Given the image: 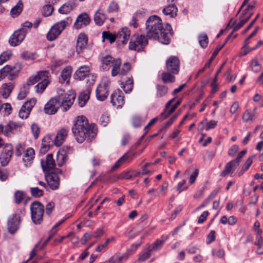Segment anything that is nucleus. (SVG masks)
I'll use <instances>...</instances> for the list:
<instances>
[{
    "instance_id": "obj_21",
    "label": "nucleus",
    "mask_w": 263,
    "mask_h": 263,
    "mask_svg": "<svg viewBox=\"0 0 263 263\" xmlns=\"http://www.w3.org/2000/svg\"><path fill=\"white\" fill-rule=\"evenodd\" d=\"M77 5V0L69 1L59 8V12L61 14H68L76 7Z\"/></svg>"
},
{
    "instance_id": "obj_25",
    "label": "nucleus",
    "mask_w": 263,
    "mask_h": 263,
    "mask_svg": "<svg viewBox=\"0 0 263 263\" xmlns=\"http://www.w3.org/2000/svg\"><path fill=\"white\" fill-rule=\"evenodd\" d=\"M162 12L165 15L174 18L177 16L178 9L175 5H170L165 7Z\"/></svg>"
},
{
    "instance_id": "obj_33",
    "label": "nucleus",
    "mask_w": 263,
    "mask_h": 263,
    "mask_svg": "<svg viewBox=\"0 0 263 263\" xmlns=\"http://www.w3.org/2000/svg\"><path fill=\"white\" fill-rule=\"evenodd\" d=\"M34 158V151L32 148H29L25 151L23 160L24 162H30Z\"/></svg>"
},
{
    "instance_id": "obj_58",
    "label": "nucleus",
    "mask_w": 263,
    "mask_h": 263,
    "mask_svg": "<svg viewBox=\"0 0 263 263\" xmlns=\"http://www.w3.org/2000/svg\"><path fill=\"white\" fill-rule=\"evenodd\" d=\"M30 112L28 111V110L24 109L23 107H22L20 110L18 115L22 119H26L30 114Z\"/></svg>"
},
{
    "instance_id": "obj_1",
    "label": "nucleus",
    "mask_w": 263,
    "mask_h": 263,
    "mask_svg": "<svg viewBox=\"0 0 263 263\" xmlns=\"http://www.w3.org/2000/svg\"><path fill=\"white\" fill-rule=\"evenodd\" d=\"M146 30L147 37L158 40L164 44L170 43L171 26L166 24L164 27L159 16L154 15L148 17L146 22Z\"/></svg>"
},
{
    "instance_id": "obj_20",
    "label": "nucleus",
    "mask_w": 263,
    "mask_h": 263,
    "mask_svg": "<svg viewBox=\"0 0 263 263\" xmlns=\"http://www.w3.org/2000/svg\"><path fill=\"white\" fill-rule=\"evenodd\" d=\"M68 130L63 128L60 129L53 138V143L57 146H60L67 136Z\"/></svg>"
},
{
    "instance_id": "obj_23",
    "label": "nucleus",
    "mask_w": 263,
    "mask_h": 263,
    "mask_svg": "<svg viewBox=\"0 0 263 263\" xmlns=\"http://www.w3.org/2000/svg\"><path fill=\"white\" fill-rule=\"evenodd\" d=\"M14 87V83L13 82H9L5 83L2 86L1 94L4 99L8 98L12 90Z\"/></svg>"
},
{
    "instance_id": "obj_26",
    "label": "nucleus",
    "mask_w": 263,
    "mask_h": 263,
    "mask_svg": "<svg viewBox=\"0 0 263 263\" xmlns=\"http://www.w3.org/2000/svg\"><path fill=\"white\" fill-rule=\"evenodd\" d=\"M91 90L87 88L82 92L79 97V105L80 107H83L89 99Z\"/></svg>"
},
{
    "instance_id": "obj_32",
    "label": "nucleus",
    "mask_w": 263,
    "mask_h": 263,
    "mask_svg": "<svg viewBox=\"0 0 263 263\" xmlns=\"http://www.w3.org/2000/svg\"><path fill=\"white\" fill-rule=\"evenodd\" d=\"M52 137V135H48L42 139L41 147L45 151H47L49 149L51 142H53Z\"/></svg>"
},
{
    "instance_id": "obj_22",
    "label": "nucleus",
    "mask_w": 263,
    "mask_h": 263,
    "mask_svg": "<svg viewBox=\"0 0 263 263\" xmlns=\"http://www.w3.org/2000/svg\"><path fill=\"white\" fill-rule=\"evenodd\" d=\"M41 164L44 171H50L54 169L55 166V163L52 154L47 155L45 165H44L43 161H41Z\"/></svg>"
},
{
    "instance_id": "obj_8",
    "label": "nucleus",
    "mask_w": 263,
    "mask_h": 263,
    "mask_svg": "<svg viewBox=\"0 0 263 263\" xmlns=\"http://www.w3.org/2000/svg\"><path fill=\"white\" fill-rule=\"evenodd\" d=\"M110 86L109 81L102 82L97 88L96 90L97 98L100 101H104L108 95V90Z\"/></svg>"
},
{
    "instance_id": "obj_48",
    "label": "nucleus",
    "mask_w": 263,
    "mask_h": 263,
    "mask_svg": "<svg viewBox=\"0 0 263 263\" xmlns=\"http://www.w3.org/2000/svg\"><path fill=\"white\" fill-rule=\"evenodd\" d=\"M254 118V114H252L249 110H246L242 116V120L244 122L252 121Z\"/></svg>"
},
{
    "instance_id": "obj_14",
    "label": "nucleus",
    "mask_w": 263,
    "mask_h": 263,
    "mask_svg": "<svg viewBox=\"0 0 263 263\" xmlns=\"http://www.w3.org/2000/svg\"><path fill=\"white\" fill-rule=\"evenodd\" d=\"M111 103L116 108H121L124 103V97L120 91L115 92L111 95Z\"/></svg>"
},
{
    "instance_id": "obj_44",
    "label": "nucleus",
    "mask_w": 263,
    "mask_h": 263,
    "mask_svg": "<svg viewBox=\"0 0 263 263\" xmlns=\"http://www.w3.org/2000/svg\"><path fill=\"white\" fill-rule=\"evenodd\" d=\"M30 193L31 195L35 198H39L43 195V191L37 187H31Z\"/></svg>"
},
{
    "instance_id": "obj_41",
    "label": "nucleus",
    "mask_w": 263,
    "mask_h": 263,
    "mask_svg": "<svg viewBox=\"0 0 263 263\" xmlns=\"http://www.w3.org/2000/svg\"><path fill=\"white\" fill-rule=\"evenodd\" d=\"M157 92L156 96L157 97H162L165 96L168 91L167 87L164 85H158L157 86Z\"/></svg>"
},
{
    "instance_id": "obj_52",
    "label": "nucleus",
    "mask_w": 263,
    "mask_h": 263,
    "mask_svg": "<svg viewBox=\"0 0 263 263\" xmlns=\"http://www.w3.org/2000/svg\"><path fill=\"white\" fill-rule=\"evenodd\" d=\"M31 129L34 138L37 139L40 134L39 127L35 124H32L31 126Z\"/></svg>"
},
{
    "instance_id": "obj_61",
    "label": "nucleus",
    "mask_w": 263,
    "mask_h": 263,
    "mask_svg": "<svg viewBox=\"0 0 263 263\" xmlns=\"http://www.w3.org/2000/svg\"><path fill=\"white\" fill-rule=\"evenodd\" d=\"M13 131L10 123L8 124L5 127L3 126V134L6 136H8L9 133Z\"/></svg>"
},
{
    "instance_id": "obj_36",
    "label": "nucleus",
    "mask_w": 263,
    "mask_h": 263,
    "mask_svg": "<svg viewBox=\"0 0 263 263\" xmlns=\"http://www.w3.org/2000/svg\"><path fill=\"white\" fill-rule=\"evenodd\" d=\"M130 158L129 156L128 155V153H125L122 157H121L112 166L111 170H115L118 168L122 164L125 162Z\"/></svg>"
},
{
    "instance_id": "obj_64",
    "label": "nucleus",
    "mask_w": 263,
    "mask_h": 263,
    "mask_svg": "<svg viewBox=\"0 0 263 263\" xmlns=\"http://www.w3.org/2000/svg\"><path fill=\"white\" fill-rule=\"evenodd\" d=\"M54 207V203L53 202H50L46 206V213L48 215H50L52 210Z\"/></svg>"
},
{
    "instance_id": "obj_5",
    "label": "nucleus",
    "mask_w": 263,
    "mask_h": 263,
    "mask_svg": "<svg viewBox=\"0 0 263 263\" xmlns=\"http://www.w3.org/2000/svg\"><path fill=\"white\" fill-rule=\"evenodd\" d=\"M58 102L60 103L61 107H63V111H67L73 104L76 95L72 92L64 93V90H61L58 96L55 97Z\"/></svg>"
},
{
    "instance_id": "obj_53",
    "label": "nucleus",
    "mask_w": 263,
    "mask_h": 263,
    "mask_svg": "<svg viewBox=\"0 0 263 263\" xmlns=\"http://www.w3.org/2000/svg\"><path fill=\"white\" fill-rule=\"evenodd\" d=\"M131 68L130 64L129 63H125L121 68L120 75L124 76L126 74Z\"/></svg>"
},
{
    "instance_id": "obj_45",
    "label": "nucleus",
    "mask_w": 263,
    "mask_h": 263,
    "mask_svg": "<svg viewBox=\"0 0 263 263\" xmlns=\"http://www.w3.org/2000/svg\"><path fill=\"white\" fill-rule=\"evenodd\" d=\"M36 103V100L35 99H31L29 101L26 102L22 106L24 109H25L28 111L30 112L32 107Z\"/></svg>"
},
{
    "instance_id": "obj_35",
    "label": "nucleus",
    "mask_w": 263,
    "mask_h": 263,
    "mask_svg": "<svg viewBox=\"0 0 263 263\" xmlns=\"http://www.w3.org/2000/svg\"><path fill=\"white\" fill-rule=\"evenodd\" d=\"M15 69V66L12 67L9 65L5 66L0 70V80L7 76L9 73L13 71Z\"/></svg>"
},
{
    "instance_id": "obj_47",
    "label": "nucleus",
    "mask_w": 263,
    "mask_h": 263,
    "mask_svg": "<svg viewBox=\"0 0 263 263\" xmlns=\"http://www.w3.org/2000/svg\"><path fill=\"white\" fill-rule=\"evenodd\" d=\"M12 56V53L10 51H6L3 52L0 55V65L3 64L8 61Z\"/></svg>"
},
{
    "instance_id": "obj_4",
    "label": "nucleus",
    "mask_w": 263,
    "mask_h": 263,
    "mask_svg": "<svg viewBox=\"0 0 263 263\" xmlns=\"http://www.w3.org/2000/svg\"><path fill=\"white\" fill-rule=\"evenodd\" d=\"M44 206L38 201H35L30 204L31 217L35 224H40L43 221Z\"/></svg>"
},
{
    "instance_id": "obj_29",
    "label": "nucleus",
    "mask_w": 263,
    "mask_h": 263,
    "mask_svg": "<svg viewBox=\"0 0 263 263\" xmlns=\"http://www.w3.org/2000/svg\"><path fill=\"white\" fill-rule=\"evenodd\" d=\"M121 64V60L119 59H117L114 61V63L112 64V65L111 66L112 67V68L111 69V74L112 77L116 76L118 74L120 75Z\"/></svg>"
},
{
    "instance_id": "obj_28",
    "label": "nucleus",
    "mask_w": 263,
    "mask_h": 263,
    "mask_svg": "<svg viewBox=\"0 0 263 263\" xmlns=\"http://www.w3.org/2000/svg\"><path fill=\"white\" fill-rule=\"evenodd\" d=\"M67 156L66 153L64 151H60L57 155V164L59 166H62L67 161Z\"/></svg>"
},
{
    "instance_id": "obj_10",
    "label": "nucleus",
    "mask_w": 263,
    "mask_h": 263,
    "mask_svg": "<svg viewBox=\"0 0 263 263\" xmlns=\"http://www.w3.org/2000/svg\"><path fill=\"white\" fill-rule=\"evenodd\" d=\"M167 70L172 74H177L179 71L180 62L176 57H170L166 62Z\"/></svg>"
},
{
    "instance_id": "obj_18",
    "label": "nucleus",
    "mask_w": 263,
    "mask_h": 263,
    "mask_svg": "<svg viewBox=\"0 0 263 263\" xmlns=\"http://www.w3.org/2000/svg\"><path fill=\"white\" fill-rule=\"evenodd\" d=\"M130 30L127 28H122L116 34V39L118 43L126 44L130 36Z\"/></svg>"
},
{
    "instance_id": "obj_34",
    "label": "nucleus",
    "mask_w": 263,
    "mask_h": 263,
    "mask_svg": "<svg viewBox=\"0 0 263 263\" xmlns=\"http://www.w3.org/2000/svg\"><path fill=\"white\" fill-rule=\"evenodd\" d=\"M41 74H45L44 71H40L36 74L31 76L29 78L26 84L29 86V85H34L35 83L39 82L41 78Z\"/></svg>"
},
{
    "instance_id": "obj_42",
    "label": "nucleus",
    "mask_w": 263,
    "mask_h": 263,
    "mask_svg": "<svg viewBox=\"0 0 263 263\" xmlns=\"http://www.w3.org/2000/svg\"><path fill=\"white\" fill-rule=\"evenodd\" d=\"M224 46V45H218L215 49V51L213 52L212 57L209 59V61L206 63L205 64V67H209L211 62L213 61V59L216 57V56L217 55L219 51L223 48Z\"/></svg>"
},
{
    "instance_id": "obj_63",
    "label": "nucleus",
    "mask_w": 263,
    "mask_h": 263,
    "mask_svg": "<svg viewBox=\"0 0 263 263\" xmlns=\"http://www.w3.org/2000/svg\"><path fill=\"white\" fill-rule=\"evenodd\" d=\"M118 5L115 2H112L110 4L108 8V11L109 12H112L118 10Z\"/></svg>"
},
{
    "instance_id": "obj_30",
    "label": "nucleus",
    "mask_w": 263,
    "mask_h": 263,
    "mask_svg": "<svg viewBox=\"0 0 263 263\" xmlns=\"http://www.w3.org/2000/svg\"><path fill=\"white\" fill-rule=\"evenodd\" d=\"M71 73V69L70 67H67L64 68L61 73V77L62 79H60V81L61 83H64L66 82V83L68 82Z\"/></svg>"
},
{
    "instance_id": "obj_51",
    "label": "nucleus",
    "mask_w": 263,
    "mask_h": 263,
    "mask_svg": "<svg viewBox=\"0 0 263 263\" xmlns=\"http://www.w3.org/2000/svg\"><path fill=\"white\" fill-rule=\"evenodd\" d=\"M251 67L252 70L255 72H257L261 69V65L258 63L256 58L252 60L251 63Z\"/></svg>"
},
{
    "instance_id": "obj_57",
    "label": "nucleus",
    "mask_w": 263,
    "mask_h": 263,
    "mask_svg": "<svg viewBox=\"0 0 263 263\" xmlns=\"http://www.w3.org/2000/svg\"><path fill=\"white\" fill-rule=\"evenodd\" d=\"M245 24V21H243L240 17V21L238 23L234 22L232 25L233 31H235L239 29Z\"/></svg>"
},
{
    "instance_id": "obj_43",
    "label": "nucleus",
    "mask_w": 263,
    "mask_h": 263,
    "mask_svg": "<svg viewBox=\"0 0 263 263\" xmlns=\"http://www.w3.org/2000/svg\"><path fill=\"white\" fill-rule=\"evenodd\" d=\"M199 43L202 48H205L208 44V37L206 34H201L198 37Z\"/></svg>"
},
{
    "instance_id": "obj_31",
    "label": "nucleus",
    "mask_w": 263,
    "mask_h": 263,
    "mask_svg": "<svg viewBox=\"0 0 263 263\" xmlns=\"http://www.w3.org/2000/svg\"><path fill=\"white\" fill-rule=\"evenodd\" d=\"M121 87L125 93L130 92L133 88V80L132 78H128L125 82H122Z\"/></svg>"
},
{
    "instance_id": "obj_16",
    "label": "nucleus",
    "mask_w": 263,
    "mask_h": 263,
    "mask_svg": "<svg viewBox=\"0 0 263 263\" xmlns=\"http://www.w3.org/2000/svg\"><path fill=\"white\" fill-rule=\"evenodd\" d=\"M45 74H41V78L40 82L35 86L36 91L39 93H42L46 88L49 82L48 81L49 72L44 71Z\"/></svg>"
},
{
    "instance_id": "obj_62",
    "label": "nucleus",
    "mask_w": 263,
    "mask_h": 263,
    "mask_svg": "<svg viewBox=\"0 0 263 263\" xmlns=\"http://www.w3.org/2000/svg\"><path fill=\"white\" fill-rule=\"evenodd\" d=\"M215 238V232L214 231H211L207 236V243H210L214 241Z\"/></svg>"
},
{
    "instance_id": "obj_24",
    "label": "nucleus",
    "mask_w": 263,
    "mask_h": 263,
    "mask_svg": "<svg viewBox=\"0 0 263 263\" xmlns=\"http://www.w3.org/2000/svg\"><path fill=\"white\" fill-rule=\"evenodd\" d=\"M115 60L116 59L109 55L102 57L101 59L102 68L104 70H108Z\"/></svg>"
},
{
    "instance_id": "obj_3",
    "label": "nucleus",
    "mask_w": 263,
    "mask_h": 263,
    "mask_svg": "<svg viewBox=\"0 0 263 263\" xmlns=\"http://www.w3.org/2000/svg\"><path fill=\"white\" fill-rule=\"evenodd\" d=\"M72 21L71 17L68 16L67 17L66 19L55 24L47 34V40L50 41H52L56 39L65 29L66 26L72 23Z\"/></svg>"
},
{
    "instance_id": "obj_11",
    "label": "nucleus",
    "mask_w": 263,
    "mask_h": 263,
    "mask_svg": "<svg viewBox=\"0 0 263 263\" xmlns=\"http://www.w3.org/2000/svg\"><path fill=\"white\" fill-rule=\"evenodd\" d=\"M60 107V104L55 97L52 98L45 104L44 111L47 114L53 115L57 112Z\"/></svg>"
},
{
    "instance_id": "obj_49",
    "label": "nucleus",
    "mask_w": 263,
    "mask_h": 263,
    "mask_svg": "<svg viewBox=\"0 0 263 263\" xmlns=\"http://www.w3.org/2000/svg\"><path fill=\"white\" fill-rule=\"evenodd\" d=\"M25 196L24 192L20 191H17L14 194L15 202L19 204L23 200Z\"/></svg>"
},
{
    "instance_id": "obj_56",
    "label": "nucleus",
    "mask_w": 263,
    "mask_h": 263,
    "mask_svg": "<svg viewBox=\"0 0 263 263\" xmlns=\"http://www.w3.org/2000/svg\"><path fill=\"white\" fill-rule=\"evenodd\" d=\"M53 11V7L50 5H47L44 7V15L49 16L51 14Z\"/></svg>"
},
{
    "instance_id": "obj_40",
    "label": "nucleus",
    "mask_w": 263,
    "mask_h": 263,
    "mask_svg": "<svg viewBox=\"0 0 263 263\" xmlns=\"http://www.w3.org/2000/svg\"><path fill=\"white\" fill-rule=\"evenodd\" d=\"M102 37L103 40H108L110 43H112L116 40V34H112L109 31H104L102 33Z\"/></svg>"
},
{
    "instance_id": "obj_54",
    "label": "nucleus",
    "mask_w": 263,
    "mask_h": 263,
    "mask_svg": "<svg viewBox=\"0 0 263 263\" xmlns=\"http://www.w3.org/2000/svg\"><path fill=\"white\" fill-rule=\"evenodd\" d=\"M152 249H149L146 252H143L141 254L138 258L139 261H144L148 259L151 256V251Z\"/></svg>"
},
{
    "instance_id": "obj_17",
    "label": "nucleus",
    "mask_w": 263,
    "mask_h": 263,
    "mask_svg": "<svg viewBox=\"0 0 263 263\" xmlns=\"http://www.w3.org/2000/svg\"><path fill=\"white\" fill-rule=\"evenodd\" d=\"M20 223V217L18 215H13L8 222V229L10 233L13 234L18 229Z\"/></svg>"
},
{
    "instance_id": "obj_46",
    "label": "nucleus",
    "mask_w": 263,
    "mask_h": 263,
    "mask_svg": "<svg viewBox=\"0 0 263 263\" xmlns=\"http://www.w3.org/2000/svg\"><path fill=\"white\" fill-rule=\"evenodd\" d=\"M162 79L164 83L173 82L175 77L168 72H163L162 74Z\"/></svg>"
},
{
    "instance_id": "obj_55",
    "label": "nucleus",
    "mask_w": 263,
    "mask_h": 263,
    "mask_svg": "<svg viewBox=\"0 0 263 263\" xmlns=\"http://www.w3.org/2000/svg\"><path fill=\"white\" fill-rule=\"evenodd\" d=\"M132 124L135 127H139L142 124V119L138 116L133 117L132 119Z\"/></svg>"
},
{
    "instance_id": "obj_19",
    "label": "nucleus",
    "mask_w": 263,
    "mask_h": 263,
    "mask_svg": "<svg viewBox=\"0 0 263 263\" xmlns=\"http://www.w3.org/2000/svg\"><path fill=\"white\" fill-rule=\"evenodd\" d=\"M90 69L87 66L80 67L75 72L74 78L76 80L82 81L89 77Z\"/></svg>"
},
{
    "instance_id": "obj_59",
    "label": "nucleus",
    "mask_w": 263,
    "mask_h": 263,
    "mask_svg": "<svg viewBox=\"0 0 263 263\" xmlns=\"http://www.w3.org/2000/svg\"><path fill=\"white\" fill-rule=\"evenodd\" d=\"M100 121L101 123V124L103 126H105L109 122V117L107 114H103L101 116L100 119Z\"/></svg>"
},
{
    "instance_id": "obj_9",
    "label": "nucleus",
    "mask_w": 263,
    "mask_h": 263,
    "mask_svg": "<svg viewBox=\"0 0 263 263\" xmlns=\"http://www.w3.org/2000/svg\"><path fill=\"white\" fill-rule=\"evenodd\" d=\"M13 153V147L11 144H6L0 156V162L2 166H6L10 161Z\"/></svg>"
},
{
    "instance_id": "obj_13",
    "label": "nucleus",
    "mask_w": 263,
    "mask_h": 263,
    "mask_svg": "<svg viewBox=\"0 0 263 263\" xmlns=\"http://www.w3.org/2000/svg\"><path fill=\"white\" fill-rule=\"evenodd\" d=\"M90 22V18L86 13H83L79 15L74 24V27L79 29L83 26L88 25Z\"/></svg>"
},
{
    "instance_id": "obj_60",
    "label": "nucleus",
    "mask_w": 263,
    "mask_h": 263,
    "mask_svg": "<svg viewBox=\"0 0 263 263\" xmlns=\"http://www.w3.org/2000/svg\"><path fill=\"white\" fill-rule=\"evenodd\" d=\"M134 171H133L124 172L121 174L120 178L124 179H129L132 177L133 175L132 174H134Z\"/></svg>"
},
{
    "instance_id": "obj_39",
    "label": "nucleus",
    "mask_w": 263,
    "mask_h": 263,
    "mask_svg": "<svg viewBox=\"0 0 263 263\" xmlns=\"http://www.w3.org/2000/svg\"><path fill=\"white\" fill-rule=\"evenodd\" d=\"M127 256L124 254L120 256L119 254H116L109 259V263H116L117 261L122 262L123 259H126Z\"/></svg>"
},
{
    "instance_id": "obj_7",
    "label": "nucleus",
    "mask_w": 263,
    "mask_h": 263,
    "mask_svg": "<svg viewBox=\"0 0 263 263\" xmlns=\"http://www.w3.org/2000/svg\"><path fill=\"white\" fill-rule=\"evenodd\" d=\"M27 30L24 28L15 31L9 40V44L12 46H16L21 44L26 36Z\"/></svg>"
},
{
    "instance_id": "obj_2",
    "label": "nucleus",
    "mask_w": 263,
    "mask_h": 263,
    "mask_svg": "<svg viewBox=\"0 0 263 263\" xmlns=\"http://www.w3.org/2000/svg\"><path fill=\"white\" fill-rule=\"evenodd\" d=\"M71 130L76 140L79 143H82L86 139L88 142L91 141L97 133L96 125L89 124L87 118L83 116L76 118Z\"/></svg>"
},
{
    "instance_id": "obj_6",
    "label": "nucleus",
    "mask_w": 263,
    "mask_h": 263,
    "mask_svg": "<svg viewBox=\"0 0 263 263\" xmlns=\"http://www.w3.org/2000/svg\"><path fill=\"white\" fill-rule=\"evenodd\" d=\"M147 39L143 35L133 36L129 43V49L138 52L142 51L147 44Z\"/></svg>"
},
{
    "instance_id": "obj_50",
    "label": "nucleus",
    "mask_w": 263,
    "mask_h": 263,
    "mask_svg": "<svg viewBox=\"0 0 263 263\" xmlns=\"http://www.w3.org/2000/svg\"><path fill=\"white\" fill-rule=\"evenodd\" d=\"M232 162H228L225 166L224 169L221 173L220 176L222 177H225L228 175L232 169L234 167L232 164Z\"/></svg>"
},
{
    "instance_id": "obj_38",
    "label": "nucleus",
    "mask_w": 263,
    "mask_h": 263,
    "mask_svg": "<svg viewBox=\"0 0 263 263\" xmlns=\"http://www.w3.org/2000/svg\"><path fill=\"white\" fill-rule=\"evenodd\" d=\"M23 4L21 1H19L17 4L11 10V13L13 16L18 15L22 11Z\"/></svg>"
},
{
    "instance_id": "obj_15",
    "label": "nucleus",
    "mask_w": 263,
    "mask_h": 263,
    "mask_svg": "<svg viewBox=\"0 0 263 263\" xmlns=\"http://www.w3.org/2000/svg\"><path fill=\"white\" fill-rule=\"evenodd\" d=\"M87 42V36L85 34L81 33L79 35L76 45V52L78 54L82 53L86 48Z\"/></svg>"
},
{
    "instance_id": "obj_27",
    "label": "nucleus",
    "mask_w": 263,
    "mask_h": 263,
    "mask_svg": "<svg viewBox=\"0 0 263 263\" xmlns=\"http://www.w3.org/2000/svg\"><path fill=\"white\" fill-rule=\"evenodd\" d=\"M106 15L101 10H98L95 13L93 17L94 21L98 26H101L106 20Z\"/></svg>"
},
{
    "instance_id": "obj_37",
    "label": "nucleus",
    "mask_w": 263,
    "mask_h": 263,
    "mask_svg": "<svg viewBox=\"0 0 263 263\" xmlns=\"http://www.w3.org/2000/svg\"><path fill=\"white\" fill-rule=\"evenodd\" d=\"M29 91V86L28 85H25L22 87L19 91L18 94V99L19 100H23L26 98L27 95L28 94Z\"/></svg>"
},
{
    "instance_id": "obj_12",
    "label": "nucleus",
    "mask_w": 263,
    "mask_h": 263,
    "mask_svg": "<svg viewBox=\"0 0 263 263\" xmlns=\"http://www.w3.org/2000/svg\"><path fill=\"white\" fill-rule=\"evenodd\" d=\"M48 185L52 190H57L60 185V178L56 173H51L46 177Z\"/></svg>"
}]
</instances>
